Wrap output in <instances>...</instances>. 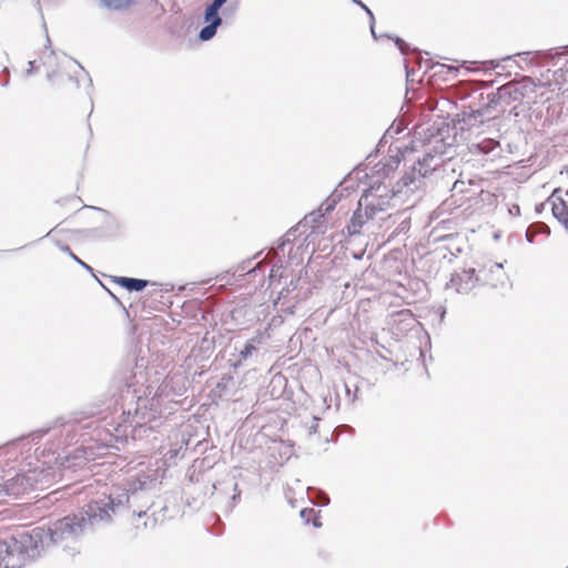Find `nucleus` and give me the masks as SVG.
<instances>
[{
  "mask_svg": "<svg viewBox=\"0 0 568 568\" xmlns=\"http://www.w3.org/2000/svg\"><path fill=\"white\" fill-rule=\"evenodd\" d=\"M552 214L554 216L565 226L568 231V207L566 202L560 200L559 203H552Z\"/></svg>",
  "mask_w": 568,
  "mask_h": 568,
  "instance_id": "f3484780",
  "label": "nucleus"
},
{
  "mask_svg": "<svg viewBox=\"0 0 568 568\" xmlns=\"http://www.w3.org/2000/svg\"><path fill=\"white\" fill-rule=\"evenodd\" d=\"M314 514V509L312 508H304L301 510L300 516L302 519H304L306 523L310 521V516Z\"/></svg>",
  "mask_w": 568,
  "mask_h": 568,
  "instance_id": "c756f323",
  "label": "nucleus"
},
{
  "mask_svg": "<svg viewBox=\"0 0 568 568\" xmlns=\"http://www.w3.org/2000/svg\"><path fill=\"white\" fill-rule=\"evenodd\" d=\"M414 331L416 334H423L425 339H426V343H425V347L427 346H430V338H429V335L428 333L423 328L422 326V323L420 322H416V325L414 327Z\"/></svg>",
  "mask_w": 568,
  "mask_h": 568,
  "instance_id": "b1692460",
  "label": "nucleus"
},
{
  "mask_svg": "<svg viewBox=\"0 0 568 568\" xmlns=\"http://www.w3.org/2000/svg\"><path fill=\"white\" fill-rule=\"evenodd\" d=\"M313 525H314L315 527H320V526H321V523H320L317 519H315V520L313 521Z\"/></svg>",
  "mask_w": 568,
  "mask_h": 568,
  "instance_id": "a18cd8bd",
  "label": "nucleus"
},
{
  "mask_svg": "<svg viewBox=\"0 0 568 568\" xmlns=\"http://www.w3.org/2000/svg\"><path fill=\"white\" fill-rule=\"evenodd\" d=\"M479 100H480V101H484V100H485V98H484V93H483V92H480V93H479Z\"/></svg>",
  "mask_w": 568,
  "mask_h": 568,
  "instance_id": "de8ad7c7",
  "label": "nucleus"
},
{
  "mask_svg": "<svg viewBox=\"0 0 568 568\" xmlns=\"http://www.w3.org/2000/svg\"><path fill=\"white\" fill-rule=\"evenodd\" d=\"M63 251H64V252H68L70 255H71V253H72L71 248H70L68 245H65V246L63 247Z\"/></svg>",
  "mask_w": 568,
  "mask_h": 568,
  "instance_id": "37998d69",
  "label": "nucleus"
},
{
  "mask_svg": "<svg viewBox=\"0 0 568 568\" xmlns=\"http://www.w3.org/2000/svg\"><path fill=\"white\" fill-rule=\"evenodd\" d=\"M353 3L357 4L358 7H361L365 12L369 10V8L363 3L361 0H352Z\"/></svg>",
  "mask_w": 568,
  "mask_h": 568,
  "instance_id": "58836bf2",
  "label": "nucleus"
},
{
  "mask_svg": "<svg viewBox=\"0 0 568 568\" xmlns=\"http://www.w3.org/2000/svg\"><path fill=\"white\" fill-rule=\"evenodd\" d=\"M318 422H320V418H317L315 416L312 418V424L308 426V434L312 435V434L317 433Z\"/></svg>",
  "mask_w": 568,
  "mask_h": 568,
  "instance_id": "c85d7f7f",
  "label": "nucleus"
},
{
  "mask_svg": "<svg viewBox=\"0 0 568 568\" xmlns=\"http://www.w3.org/2000/svg\"><path fill=\"white\" fill-rule=\"evenodd\" d=\"M91 446L81 445L74 448L73 453H68L64 456L58 455L54 457V465L50 462H40V465L29 469L23 474H17L14 477L7 479L0 484V503H7L10 498H17L20 495L27 494L38 487L41 489L48 487L57 476H61L62 469H74L82 467L88 460L93 459Z\"/></svg>",
  "mask_w": 568,
  "mask_h": 568,
  "instance_id": "7ed1b4c3",
  "label": "nucleus"
},
{
  "mask_svg": "<svg viewBox=\"0 0 568 568\" xmlns=\"http://www.w3.org/2000/svg\"><path fill=\"white\" fill-rule=\"evenodd\" d=\"M395 41L396 47L399 49V51L403 54H407L408 44L399 37L393 38Z\"/></svg>",
  "mask_w": 568,
  "mask_h": 568,
  "instance_id": "393cba45",
  "label": "nucleus"
},
{
  "mask_svg": "<svg viewBox=\"0 0 568 568\" xmlns=\"http://www.w3.org/2000/svg\"><path fill=\"white\" fill-rule=\"evenodd\" d=\"M84 490H85L87 496L92 495L93 494V486L92 485H88V486L84 487Z\"/></svg>",
  "mask_w": 568,
  "mask_h": 568,
  "instance_id": "a19ab883",
  "label": "nucleus"
},
{
  "mask_svg": "<svg viewBox=\"0 0 568 568\" xmlns=\"http://www.w3.org/2000/svg\"><path fill=\"white\" fill-rule=\"evenodd\" d=\"M550 73L552 79L547 75L545 80L539 79L538 83L529 77H524L519 81L508 82L501 85L496 92L487 94L486 100H488V105H494V110L500 105V111H505L504 108L511 103L524 102L528 105L537 103L536 89L538 87H548L551 91H555L561 90L562 83L566 82L565 71L562 69H558L554 72L547 70V74Z\"/></svg>",
  "mask_w": 568,
  "mask_h": 568,
  "instance_id": "20e7f679",
  "label": "nucleus"
},
{
  "mask_svg": "<svg viewBox=\"0 0 568 568\" xmlns=\"http://www.w3.org/2000/svg\"><path fill=\"white\" fill-rule=\"evenodd\" d=\"M405 229H406V223H405V222H403V223L400 224V231H403V230H405Z\"/></svg>",
  "mask_w": 568,
  "mask_h": 568,
  "instance_id": "49530a36",
  "label": "nucleus"
},
{
  "mask_svg": "<svg viewBox=\"0 0 568 568\" xmlns=\"http://www.w3.org/2000/svg\"><path fill=\"white\" fill-rule=\"evenodd\" d=\"M225 2L226 0H213L210 4L220 10Z\"/></svg>",
  "mask_w": 568,
  "mask_h": 568,
  "instance_id": "c9c22d12",
  "label": "nucleus"
},
{
  "mask_svg": "<svg viewBox=\"0 0 568 568\" xmlns=\"http://www.w3.org/2000/svg\"><path fill=\"white\" fill-rule=\"evenodd\" d=\"M375 216L376 213H371L368 212V210H366V207L358 205L357 210L353 213V216L346 226L347 232L351 235L359 234L364 225L367 224Z\"/></svg>",
  "mask_w": 568,
  "mask_h": 568,
  "instance_id": "ddd939ff",
  "label": "nucleus"
},
{
  "mask_svg": "<svg viewBox=\"0 0 568 568\" xmlns=\"http://www.w3.org/2000/svg\"><path fill=\"white\" fill-rule=\"evenodd\" d=\"M204 21L207 24L200 30L199 39L201 41H209L216 34L217 28L223 22L219 13V9L211 4H207L204 11Z\"/></svg>",
  "mask_w": 568,
  "mask_h": 568,
  "instance_id": "9b49d317",
  "label": "nucleus"
},
{
  "mask_svg": "<svg viewBox=\"0 0 568 568\" xmlns=\"http://www.w3.org/2000/svg\"><path fill=\"white\" fill-rule=\"evenodd\" d=\"M568 568V567H567Z\"/></svg>",
  "mask_w": 568,
  "mask_h": 568,
  "instance_id": "5fc2aeb1",
  "label": "nucleus"
},
{
  "mask_svg": "<svg viewBox=\"0 0 568 568\" xmlns=\"http://www.w3.org/2000/svg\"><path fill=\"white\" fill-rule=\"evenodd\" d=\"M410 150L407 145H398L392 143L389 145V155L385 162H379L375 165L376 173L383 174V176H388L392 172H394L402 160L406 161V156L410 153Z\"/></svg>",
  "mask_w": 568,
  "mask_h": 568,
  "instance_id": "6e6552de",
  "label": "nucleus"
},
{
  "mask_svg": "<svg viewBox=\"0 0 568 568\" xmlns=\"http://www.w3.org/2000/svg\"><path fill=\"white\" fill-rule=\"evenodd\" d=\"M566 195L568 196V191L566 192Z\"/></svg>",
  "mask_w": 568,
  "mask_h": 568,
  "instance_id": "864d4df0",
  "label": "nucleus"
},
{
  "mask_svg": "<svg viewBox=\"0 0 568 568\" xmlns=\"http://www.w3.org/2000/svg\"><path fill=\"white\" fill-rule=\"evenodd\" d=\"M200 349L205 353H211L214 349L213 338L207 337V333L202 337Z\"/></svg>",
  "mask_w": 568,
  "mask_h": 568,
  "instance_id": "5701e85b",
  "label": "nucleus"
},
{
  "mask_svg": "<svg viewBox=\"0 0 568 568\" xmlns=\"http://www.w3.org/2000/svg\"><path fill=\"white\" fill-rule=\"evenodd\" d=\"M483 64L487 69L494 70V69H497L499 67V61L498 60H490V61L483 62Z\"/></svg>",
  "mask_w": 568,
  "mask_h": 568,
  "instance_id": "473e14b6",
  "label": "nucleus"
},
{
  "mask_svg": "<svg viewBox=\"0 0 568 568\" xmlns=\"http://www.w3.org/2000/svg\"><path fill=\"white\" fill-rule=\"evenodd\" d=\"M102 4L112 10H123L129 8L135 0H100Z\"/></svg>",
  "mask_w": 568,
  "mask_h": 568,
  "instance_id": "aec40b11",
  "label": "nucleus"
},
{
  "mask_svg": "<svg viewBox=\"0 0 568 568\" xmlns=\"http://www.w3.org/2000/svg\"><path fill=\"white\" fill-rule=\"evenodd\" d=\"M514 210H516V214H519V206L518 205H515Z\"/></svg>",
  "mask_w": 568,
  "mask_h": 568,
  "instance_id": "09e8293b",
  "label": "nucleus"
},
{
  "mask_svg": "<svg viewBox=\"0 0 568 568\" xmlns=\"http://www.w3.org/2000/svg\"><path fill=\"white\" fill-rule=\"evenodd\" d=\"M439 148L428 146L423 155L413 160V164L405 171L404 175L395 186L382 182H373L365 190L359 199V206L366 207L368 212L376 213L387 211L394 201L402 203L416 202L423 195L425 189L433 185L443 173V143Z\"/></svg>",
  "mask_w": 568,
  "mask_h": 568,
  "instance_id": "f03ea898",
  "label": "nucleus"
},
{
  "mask_svg": "<svg viewBox=\"0 0 568 568\" xmlns=\"http://www.w3.org/2000/svg\"><path fill=\"white\" fill-rule=\"evenodd\" d=\"M287 293H288V291H286V293H284V290H282V291L280 292L278 300H281V298H285V297H286V295H287Z\"/></svg>",
  "mask_w": 568,
  "mask_h": 568,
  "instance_id": "79ce46f5",
  "label": "nucleus"
},
{
  "mask_svg": "<svg viewBox=\"0 0 568 568\" xmlns=\"http://www.w3.org/2000/svg\"><path fill=\"white\" fill-rule=\"evenodd\" d=\"M10 82V72L8 68H3L2 73L0 74V84L2 87H8Z\"/></svg>",
  "mask_w": 568,
  "mask_h": 568,
  "instance_id": "a878e982",
  "label": "nucleus"
},
{
  "mask_svg": "<svg viewBox=\"0 0 568 568\" xmlns=\"http://www.w3.org/2000/svg\"><path fill=\"white\" fill-rule=\"evenodd\" d=\"M111 295H112L113 300H115L116 302H119V301H118V297H116L115 295H113L112 293H111Z\"/></svg>",
  "mask_w": 568,
  "mask_h": 568,
  "instance_id": "3c124183",
  "label": "nucleus"
},
{
  "mask_svg": "<svg viewBox=\"0 0 568 568\" xmlns=\"http://www.w3.org/2000/svg\"><path fill=\"white\" fill-rule=\"evenodd\" d=\"M366 13L368 14L369 17V20H371V32H372V36L374 37V39H378L376 32H375V18H374V14L372 12V10L369 9L368 11H366Z\"/></svg>",
  "mask_w": 568,
  "mask_h": 568,
  "instance_id": "bb28decb",
  "label": "nucleus"
},
{
  "mask_svg": "<svg viewBox=\"0 0 568 568\" xmlns=\"http://www.w3.org/2000/svg\"><path fill=\"white\" fill-rule=\"evenodd\" d=\"M358 387L343 382L341 385L335 386L336 403L335 407L338 410L342 406L349 407L357 399Z\"/></svg>",
  "mask_w": 568,
  "mask_h": 568,
  "instance_id": "f8f14e48",
  "label": "nucleus"
},
{
  "mask_svg": "<svg viewBox=\"0 0 568 568\" xmlns=\"http://www.w3.org/2000/svg\"><path fill=\"white\" fill-rule=\"evenodd\" d=\"M516 57L526 63H532L534 60L552 58L554 55L547 51H534L517 53Z\"/></svg>",
  "mask_w": 568,
  "mask_h": 568,
  "instance_id": "a211bd4d",
  "label": "nucleus"
},
{
  "mask_svg": "<svg viewBox=\"0 0 568 568\" xmlns=\"http://www.w3.org/2000/svg\"><path fill=\"white\" fill-rule=\"evenodd\" d=\"M328 503H329V498L327 497V495L322 494L321 501L317 505L318 506H326V505H328Z\"/></svg>",
  "mask_w": 568,
  "mask_h": 568,
  "instance_id": "e433bc0d",
  "label": "nucleus"
},
{
  "mask_svg": "<svg viewBox=\"0 0 568 568\" xmlns=\"http://www.w3.org/2000/svg\"><path fill=\"white\" fill-rule=\"evenodd\" d=\"M18 443H13L12 445L7 446L6 448H0V456H2L3 454H8L11 450L18 452Z\"/></svg>",
  "mask_w": 568,
  "mask_h": 568,
  "instance_id": "7c9ffc66",
  "label": "nucleus"
},
{
  "mask_svg": "<svg viewBox=\"0 0 568 568\" xmlns=\"http://www.w3.org/2000/svg\"><path fill=\"white\" fill-rule=\"evenodd\" d=\"M425 347L419 346V355L424 357Z\"/></svg>",
  "mask_w": 568,
  "mask_h": 568,
  "instance_id": "c03bdc74",
  "label": "nucleus"
},
{
  "mask_svg": "<svg viewBox=\"0 0 568 568\" xmlns=\"http://www.w3.org/2000/svg\"><path fill=\"white\" fill-rule=\"evenodd\" d=\"M29 68L26 70V75H31L36 69V61H29Z\"/></svg>",
  "mask_w": 568,
  "mask_h": 568,
  "instance_id": "f704fd0d",
  "label": "nucleus"
},
{
  "mask_svg": "<svg viewBox=\"0 0 568 568\" xmlns=\"http://www.w3.org/2000/svg\"><path fill=\"white\" fill-rule=\"evenodd\" d=\"M478 273L480 283L491 287H504L508 283V276L500 263H491L488 266H484Z\"/></svg>",
  "mask_w": 568,
  "mask_h": 568,
  "instance_id": "9d476101",
  "label": "nucleus"
},
{
  "mask_svg": "<svg viewBox=\"0 0 568 568\" xmlns=\"http://www.w3.org/2000/svg\"><path fill=\"white\" fill-rule=\"evenodd\" d=\"M264 338V335L262 333H258L257 335H255L254 337H252L251 339H248L244 345L243 347L240 349L239 352V358L237 361L233 364V366L236 368L237 366H240L243 362H246L252 355L253 353L256 352V345L257 344H261L262 341Z\"/></svg>",
  "mask_w": 568,
  "mask_h": 568,
  "instance_id": "4468645a",
  "label": "nucleus"
},
{
  "mask_svg": "<svg viewBox=\"0 0 568 568\" xmlns=\"http://www.w3.org/2000/svg\"><path fill=\"white\" fill-rule=\"evenodd\" d=\"M448 70H452V71H457V68H454V67H447Z\"/></svg>",
  "mask_w": 568,
  "mask_h": 568,
  "instance_id": "8fccbe9b",
  "label": "nucleus"
},
{
  "mask_svg": "<svg viewBox=\"0 0 568 568\" xmlns=\"http://www.w3.org/2000/svg\"><path fill=\"white\" fill-rule=\"evenodd\" d=\"M248 313H247V310H232L231 311V320H237V317L240 316H247Z\"/></svg>",
  "mask_w": 568,
  "mask_h": 568,
  "instance_id": "cd10ccee",
  "label": "nucleus"
},
{
  "mask_svg": "<svg viewBox=\"0 0 568 568\" xmlns=\"http://www.w3.org/2000/svg\"><path fill=\"white\" fill-rule=\"evenodd\" d=\"M184 320H215V311L211 310L210 301L191 300L182 305Z\"/></svg>",
  "mask_w": 568,
  "mask_h": 568,
  "instance_id": "1a4fd4ad",
  "label": "nucleus"
},
{
  "mask_svg": "<svg viewBox=\"0 0 568 568\" xmlns=\"http://www.w3.org/2000/svg\"><path fill=\"white\" fill-rule=\"evenodd\" d=\"M535 234H536V232H534V231H532V226H529V227H528V230L526 231V240H527L529 243H532V242H534Z\"/></svg>",
  "mask_w": 568,
  "mask_h": 568,
  "instance_id": "72a5a7b5",
  "label": "nucleus"
},
{
  "mask_svg": "<svg viewBox=\"0 0 568 568\" xmlns=\"http://www.w3.org/2000/svg\"><path fill=\"white\" fill-rule=\"evenodd\" d=\"M75 262H78L79 264H81L83 267L88 268V270H91L90 266H88L85 263H83L77 255H74L73 253H71L70 255Z\"/></svg>",
  "mask_w": 568,
  "mask_h": 568,
  "instance_id": "ea45409f",
  "label": "nucleus"
},
{
  "mask_svg": "<svg viewBox=\"0 0 568 568\" xmlns=\"http://www.w3.org/2000/svg\"><path fill=\"white\" fill-rule=\"evenodd\" d=\"M3 551H8V547L4 542H0V556H2ZM2 558V557H0ZM12 557H9L7 559H0V568H14L17 567L18 562H12Z\"/></svg>",
  "mask_w": 568,
  "mask_h": 568,
  "instance_id": "412c9836",
  "label": "nucleus"
},
{
  "mask_svg": "<svg viewBox=\"0 0 568 568\" xmlns=\"http://www.w3.org/2000/svg\"><path fill=\"white\" fill-rule=\"evenodd\" d=\"M406 75H407V78L409 77V71L407 68H406Z\"/></svg>",
  "mask_w": 568,
  "mask_h": 568,
  "instance_id": "603ef678",
  "label": "nucleus"
},
{
  "mask_svg": "<svg viewBox=\"0 0 568 568\" xmlns=\"http://www.w3.org/2000/svg\"><path fill=\"white\" fill-rule=\"evenodd\" d=\"M494 105H488V100L483 102L480 106L469 104L464 106L462 112L457 114V123L459 129L471 130L475 126L484 124L486 121L495 120L496 115L491 113Z\"/></svg>",
  "mask_w": 568,
  "mask_h": 568,
  "instance_id": "39448f33",
  "label": "nucleus"
},
{
  "mask_svg": "<svg viewBox=\"0 0 568 568\" xmlns=\"http://www.w3.org/2000/svg\"><path fill=\"white\" fill-rule=\"evenodd\" d=\"M297 230L290 229L284 236L280 240L277 246L273 248L268 254L273 253L277 261L273 263L270 272V286L280 278L283 277L284 265L282 257L285 255L286 247L288 246V260H291V253L293 250L292 241L295 237Z\"/></svg>",
  "mask_w": 568,
  "mask_h": 568,
  "instance_id": "423d86ee",
  "label": "nucleus"
},
{
  "mask_svg": "<svg viewBox=\"0 0 568 568\" xmlns=\"http://www.w3.org/2000/svg\"><path fill=\"white\" fill-rule=\"evenodd\" d=\"M240 498H241V490L239 489L237 484H234L232 501L237 503V500H240Z\"/></svg>",
  "mask_w": 568,
  "mask_h": 568,
  "instance_id": "2f4dec72",
  "label": "nucleus"
},
{
  "mask_svg": "<svg viewBox=\"0 0 568 568\" xmlns=\"http://www.w3.org/2000/svg\"><path fill=\"white\" fill-rule=\"evenodd\" d=\"M113 282L119 284L121 287L128 290L129 292H141L149 284L146 280L125 276H115L113 277Z\"/></svg>",
  "mask_w": 568,
  "mask_h": 568,
  "instance_id": "2eb2a0df",
  "label": "nucleus"
},
{
  "mask_svg": "<svg viewBox=\"0 0 568 568\" xmlns=\"http://www.w3.org/2000/svg\"><path fill=\"white\" fill-rule=\"evenodd\" d=\"M148 364L144 356L135 358L134 371H124L114 377L122 400L121 415L115 420L104 416L94 428L97 440L108 448L123 443L129 435L134 436L138 428L145 426L160 414V398L168 396L166 389L176 376L166 378L162 385L146 384Z\"/></svg>",
  "mask_w": 568,
  "mask_h": 568,
  "instance_id": "f257e3e1",
  "label": "nucleus"
},
{
  "mask_svg": "<svg viewBox=\"0 0 568 568\" xmlns=\"http://www.w3.org/2000/svg\"><path fill=\"white\" fill-rule=\"evenodd\" d=\"M480 283L479 273L476 274L475 268L462 270L455 272L450 281L447 283L446 288L453 290L459 294L470 293Z\"/></svg>",
  "mask_w": 568,
  "mask_h": 568,
  "instance_id": "0eeeda50",
  "label": "nucleus"
},
{
  "mask_svg": "<svg viewBox=\"0 0 568 568\" xmlns=\"http://www.w3.org/2000/svg\"><path fill=\"white\" fill-rule=\"evenodd\" d=\"M402 132V128L399 125L395 126V124H392L387 131L385 132V134L383 135L379 144H383V143H387L388 142V139H393L394 138V134H398Z\"/></svg>",
  "mask_w": 568,
  "mask_h": 568,
  "instance_id": "4be33fe9",
  "label": "nucleus"
},
{
  "mask_svg": "<svg viewBox=\"0 0 568 568\" xmlns=\"http://www.w3.org/2000/svg\"><path fill=\"white\" fill-rule=\"evenodd\" d=\"M48 432V429H40V430H37L36 433L32 434V440H34L36 438H40L43 434H45Z\"/></svg>",
  "mask_w": 568,
  "mask_h": 568,
  "instance_id": "4c0bfd02",
  "label": "nucleus"
},
{
  "mask_svg": "<svg viewBox=\"0 0 568 568\" xmlns=\"http://www.w3.org/2000/svg\"><path fill=\"white\" fill-rule=\"evenodd\" d=\"M499 148H500V144L497 140L491 139V138H485L479 142L471 143L469 146V150L471 153H475V154L487 155V154L493 153L496 149H499Z\"/></svg>",
  "mask_w": 568,
  "mask_h": 568,
  "instance_id": "dca6fc26",
  "label": "nucleus"
},
{
  "mask_svg": "<svg viewBox=\"0 0 568 568\" xmlns=\"http://www.w3.org/2000/svg\"><path fill=\"white\" fill-rule=\"evenodd\" d=\"M339 194L337 193V191L333 192L331 194V196L321 205L320 207V212H324V213H329L331 211L334 210L335 205L337 204V202L339 201ZM312 215H316L317 217H322L323 216V213H313Z\"/></svg>",
  "mask_w": 568,
  "mask_h": 568,
  "instance_id": "6ab92c4d",
  "label": "nucleus"
}]
</instances>
